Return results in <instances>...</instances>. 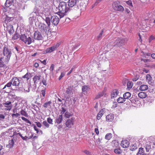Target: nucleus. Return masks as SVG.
I'll use <instances>...</instances> for the list:
<instances>
[{"instance_id": "nucleus-1", "label": "nucleus", "mask_w": 155, "mask_h": 155, "mask_svg": "<svg viewBox=\"0 0 155 155\" xmlns=\"http://www.w3.org/2000/svg\"><path fill=\"white\" fill-rule=\"evenodd\" d=\"M11 80L12 84V86L18 87L20 85V88H23L25 92H29L30 91V86L28 84H27L26 85H27L28 89H26L25 86L26 84L24 83H22L21 81L22 79L21 78H18L17 77H14Z\"/></svg>"}, {"instance_id": "nucleus-2", "label": "nucleus", "mask_w": 155, "mask_h": 155, "mask_svg": "<svg viewBox=\"0 0 155 155\" xmlns=\"http://www.w3.org/2000/svg\"><path fill=\"white\" fill-rule=\"evenodd\" d=\"M58 8L59 11L58 12L57 14L60 18L63 17L67 12L70 11L69 8L68 7H67V4L64 2H61L59 3Z\"/></svg>"}, {"instance_id": "nucleus-3", "label": "nucleus", "mask_w": 155, "mask_h": 155, "mask_svg": "<svg viewBox=\"0 0 155 155\" xmlns=\"http://www.w3.org/2000/svg\"><path fill=\"white\" fill-rule=\"evenodd\" d=\"M127 41V39L122 38L118 37L115 38L112 42L113 46L120 47L124 45Z\"/></svg>"}, {"instance_id": "nucleus-4", "label": "nucleus", "mask_w": 155, "mask_h": 155, "mask_svg": "<svg viewBox=\"0 0 155 155\" xmlns=\"http://www.w3.org/2000/svg\"><path fill=\"white\" fill-rule=\"evenodd\" d=\"M3 58L6 62L8 61L12 55V51L11 49L8 46H5L3 49Z\"/></svg>"}, {"instance_id": "nucleus-5", "label": "nucleus", "mask_w": 155, "mask_h": 155, "mask_svg": "<svg viewBox=\"0 0 155 155\" xmlns=\"http://www.w3.org/2000/svg\"><path fill=\"white\" fill-rule=\"evenodd\" d=\"M75 121V118L74 117L67 119L65 123L66 127L68 128H72Z\"/></svg>"}, {"instance_id": "nucleus-6", "label": "nucleus", "mask_w": 155, "mask_h": 155, "mask_svg": "<svg viewBox=\"0 0 155 155\" xmlns=\"http://www.w3.org/2000/svg\"><path fill=\"white\" fill-rule=\"evenodd\" d=\"M112 6L113 9L116 11L122 12L124 10V7L119 4V1L114 2L112 4Z\"/></svg>"}, {"instance_id": "nucleus-7", "label": "nucleus", "mask_w": 155, "mask_h": 155, "mask_svg": "<svg viewBox=\"0 0 155 155\" xmlns=\"http://www.w3.org/2000/svg\"><path fill=\"white\" fill-rule=\"evenodd\" d=\"M78 2V0H69L68 2V6L70 10L75 8L77 6Z\"/></svg>"}, {"instance_id": "nucleus-8", "label": "nucleus", "mask_w": 155, "mask_h": 155, "mask_svg": "<svg viewBox=\"0 0 155 155\" xmlns=\"http://www.w3.org/2000/svg\"><path fill=\"white\" fill-rule=\"evenodd\" d=\"M38 29L40 31L46 33L48 28L45 24L40 23L38 25Z\"/></svg>"}, {"instance_id": "nucleus-9", "label": "nucleus", "mask_w": 155, "mask_h": 155, "mask_svg": "<svg viewBox=\"0 0 155 155\" xmlns=\"http://www.w3.org/2000/svg\"><path fill=\"white\" fill-rule=\"evenodd\" d=\"M34 38L37 40H41L43 38L41 32L37 31H35L34 35Z\"/></svg>"}, {"instance_id": "nucleus-10", "label": "nucleus", "mask_w": 155, "mask_h": 155, "mask_svg": "<svg viewBox=\"0 0 155 155\" xmlns=\"http://www.w3.org/2000/svg\"><path fill=\"white\" fill-rule=\"evenodd\" d=\"M18 135H19V136L21 137L23 140L27 141V139H31L33 137V134L29 132L28 133L27 136H25V137H23L21 134L20 133H17Z\"/></svg>"}, {"instance_id": "nucleus-11", "label": "nucleus", "mask_w": 155, "mask_h": 155, "mask_svg": "<svg viewBox=\"0 0 155 155\" xmlns=\"http://www.w3.org/2000/svg\"><path fill=\"white\" fill-rule=\"evenodd\" d=\"M51 20L52 23L55 25H57L59 21V18L56 15L52 16L51 18Z\"/></svg>"}, {"instance_id": "nucleus-12", "label": "nucleus", "mask_w": 155, "mask_h": 155, "mask_svg": "<svg viewBox=\"0 0 155 155\" xmlns=\"http://www.w3.org/2000/svg\"><path fill=\"white\" fill-rule=\"evenodd\" d=\"M14 19V16L12 15V16H8L6 15L5 20V23L6 25H8L9 24H12V21Z\"/></svg>"}, {"instance_id": "nucleus-13", "label": "nucleus", "mask_w": 155, "mask_h": 155, "mask_svg": "<svg viewBox=\"0 0 155 155\" xmlns=\"http://www.w3.org/2000/svg\"><path fill=\"white\" fill-rule=\"evenodd\" d=\"M119 93V91L117 89H114L111 92V98L113 99L117 97Z\"/></svg>"}, {"instance_id": "nucleus-14", "label": "nucleus", "mask_w": 155, "mask_h": 155, "mask_svg": "<svg viewBox=\"0 0 155 155\" xmlns=\"http://www.w3.org/2000/svg\"><path fill=\"white\" fill-rule=\"evenodd\" d=\"M129 141L127 140H122L121 143V145L124 148H126L129 147Z\"/></svg>"}, {"instance_id": "nucleus-15", "label": "nucleus", "mask_w": 155, "mask_h": 155, "mask_svg": "<svg viewBox=\"0 0 155 155\" xmlns=\"http://www.w3.org/2000/svg\"><path fill=\"white\" fill-rule=\"evenodd\" d=\"M86 4L83 2H81L80 3V7L77 5V7L78 8H80L81 10L84 11L86 9Z\"/></svg>"}, {"instance_id": "nucleus-16", "label": "nucleus", "mask_w": 155, "mask_h": 155, "mask_svg": "<svg viewBox=\"0 0 155 155\" xmlns=\"http://www.w3.org/2000/svg\"><path fill=\"white\" fill-rule=\"evenodd\" d=\"M7 30L8 31V33L10 34H12L14 31L13 27L12 24H9L8 25H6Z\"/></svg>"}, {"instance_id": "nucleus-17", "label": "nucleus", "mask_w": 155, "mask_h": 155, "mask_svg": "<svg viewBox=\"0 0 155 155\" xmlns=\"http://www.w3.org/2000/svg\"><path fill=\"white\" fill-rule=\"evenodd\" d=\"M41 75H35L33 78V79L34 81V84L36 85L38 82L40 80Z\"/></svg>"}, {"instance_id": "nucleus-18", "label": "nucleus", "mask_w": 155, "mask_h": 155, "mask_svg": "<svg viewBox=\"0 0 155 155\" xmlns=\"http://www.w3.org/2000/svg\"><path fill=\"white\" fill-rule=\"evenodd\" d=\"M105 110V109L103 108L100 111L97 116V120H99L101 119L104 114Z\"/></svg>"}, {"instance_id": "nucleus-19", "label": "nucleus", "mask_w": 155, "mask_h": 155, "mask_svg": "<svg viewBox=\"0 0 155 155\" xmlns=\"http://www.w3.org/2000/svg\"><path fill=\"white\" fill-rule=\"evenodd\" d=\"M89 89V87L88 86L84 85L82 87V91L83 93L85 95L87 94Z\"/></svg>"}, {"instance_id": "nucleus-20", "label": "nucleus", "mask_w": 155, "mask_h": 155, "mask_svg": "<svg viewBox=\"0 0 155 155\" xmlns=\"http://www.w3.org/2000/svg\"><path fill=\"white\" fill-rule=\"evenodd\" d=\"M152 144L151 142L147 143L145 146V148L147 152H149L151 149V145Z\"/></svg>"}, {"instance_id": "nucleus-21", "label": "nucleus", "mask_w": 155, "mask_h": 155, "mask_svg": "<svg viewBox=\"0 0 155 155\" xmlns=\"http://www.w3.org/2000/svg\"><path fill=\"white\" fill-rule=\"evenodd\" d=\"M114 119V115L112 114H110L107 116L106 120L107 121H112Z\"/></svg>"}, {"instance_id": "nucleus-22", "label": "nucleus", "mask_w": 155, "mask_h": 155, "mask_svg": "<svg viewBox=\"0 0 155 155\" xmlns=\"http://www.w3.org/2000/svg\"><path fill=\"white\" fill-rule=\"evenodd\" d=\"M12 102L11 101H8L5 103L3 104L5 106V107H8V109L10 110L12 108V106L11 105Z\"/></svg>"}, {"instance_id": "nucleus-23", "label": "nucleus", "mask_w": 155, "mask_h": 155, "mask_svg": "<svg viewBox=\"0 0 155 155\" xmlns=\"http://www.w3.org/2000/svg\"><path fill=\"white\" fill-rule=\"evenodd\" d=\"M13 0H6L5 3L6 7H9L13 4Z\"/></svg>"}, {"instance_id": "nucleus-24", "label": "nucleus", "mask_w": 155, "mask_h": 155, "mask_svg": "<svg viewBox=\"0 0 155 155\" xmlns=\"http://www.w3.org/2000/svg\"><path fill=\"white\" fill-rule=\"evenodd\" d=\"M63 120V116L62 115H59L56 120L55 123L58 124H60Z\"/></svg>"}, {"instance_id": "nucleus-25", "label": "nucleus", "mask_w": 155, "mask_h": 155, "mask_svg": "<svg viewBox=\"0 0 155 155\" xmlns=\"http://www.w3.org/2000/svg\"><path fill=\"white\" fill-rule=\"evenodd\" d=\"M15 143L13 139L9 141V144L7 145V147L9 148H12L14 146Z\"/></svg>"}, {"instance_id": "nucleus-26", "label": "nucleus", "mask_w": 155, "mask_h": 155, "mask_svg": "<svg viewBox=\"0 0 155 155\" xmlns=\"http://www.w3.org/2000/svg\"><path fill=\"white\" fill-rule=\"evenodd\" d=\"M31 77V74L30 73H27L25 75L23 76L22 78H21L22 79L23 78H25L27 81H28Z\"/></svg>"}, {"instance_id": "nucleus-27", "label": "nucleus", "mask_w": 155, "mask_h": 155, "mask_svg": "<svg viewBox=\"0 0 155 155\" xmlns=\"http://www.w3.org/2000/svg\"><path fill=\"white\" fill-rule=\"evenodd\" d=\"M55 48H56L53 47V46L48 48H47L45 50L46 53H51L55 50Z\"/></svg>"}, {"instance_id": "nucleus-28", "label": "nucleus", "mask_w": 155, "mask_h": 155, "mask_svg": "<svg viewBox=\"0 0 155 155\" xmlns=\"http://www.w3.org/2000/svg\"><path fill=\"white\" fill-rule=\"evenodd\" d=\"M147 94L144 92H141L138 94V97L141 98H144L147 97Z\"/></svg>"}, {"instance_id": "nucleus-29", "label": "nucleus", "mask_w": 155, "mask_h": 155, "mask_svg": "<svg viewBox=\"0 0 155 155\" xmlns=\"http://www.w3.org/2000/svg\"><path fill=\"white\" fill-rule=\"evenodd\" d=\"M131 95V94L129 92H127L123 94V97L126 101V99L129 98Z\"/></svg>"}, {"instance_id": "nucleus-30", "label": "nucleus", "mask_w": 155, "mask_h": 155, "mask_svg": "<svg viewBox=\"0 0 155 155\" xmlns=\"http://www.w3.org/2000/svg\"><path fill=\"white\" fill-rule=\"evenodd\" d=\"M73 115V114L72 113H70L67 111L64 113V116L66 118H68L71 117H72Z\"/></svg>"}, {"instance_id": "nucleus-31", "label": "nucleus", "mask_w": 155, "mask_h": 155, "mask_svg": "<svg viewBox=\"0 0 155 155\" xmlns=\"http://www.w3.org/2000/svg\"><path fill=\"white\" fill-rule=\"evenodd\" d=\"M104 93L105 91H103L102 92H99L95 97V98L98 99L101 98L104 95Z\"/></svg>"}, {"instance_id": "nucleus-32", "label": "nucleus", "mask_w": 155, "mask_h": 155, "mask_svg": "<svg viewBox=\"0 0 155 155\" xmlns=\"http://www.w3.org/2000/svg\"><path fill=\"white\" fill-rule=\"evenodd\" d=\"M148 87L146 85H142L140 86L139 89L141 91H145L147 90Z\"/></svg>"}, {"instance_id": "nucleus-33", "label": "nucleus", "mask_w": 155, "mask_h": 155, "mask_svg": "<svg viewBox=\"0 0 155 155\" xmlns=\"http://www.w3.org/2000/svg\"><path fill=\"white\" fill-rule=\"evenodd\" d=\"M40 97L41 98V100L44 99L45 98V90L44 89L43 90H42L41 91L40 93Z\"/></svg>"}, {"instance_id": "nucleus-34", "label": "nucleus", "mask_w": 155, "mask_h": 155, "mask_svg": "<svg viewBox=\"0 0 155 155\" xmlns=\"http://www.w3.org/2000/svg\"><path fill=\"white\" fill-rule=\"evenodd\" d=\"M26 42H25V43L27 44L28 45L30 44L32 42L34 41V40H32L31 38L29 37L28 38L27 37V40H26Z\"/></svg>"}, {"instance_id": "nucleus-35", "label": "nucleus", "mask_w": 155, "mask_h": 155, "mask_svg": "<svg viewBox=\"0 0 155 155\" xmlns=\"http://www.w3.org/2000/svg\"><path fill=\"white\" fill-rule=\"evenodd\" d=\"M146 81L148 82V83L150 84L151 81L152 79L151 76L150 74H147L146 76Z\"/></svg>"}, {"instance_id": "nucleus-36", "label": "nucleus", "mask_w": 155, "mask_h": 155, "mask_svg": "<svg viewBox=\"0 0 155 155\" xmlns=\"http://www.w3.org/2000/svg\"><path fill=\"white\" fill-rule=\"evenodd\" d=\"M125 101L123 97H120L118 98L117 100V101L119 103H122Z\"/></svg>"}, {"instance_id": "nucleus-37", "label": "nucleus", "mask_w": 155, "mask_h": 155, "mask_svg": "<svg viewBox=\"0 0 155 155\" xmlns=\"http://www.w3.org/2000/svg\"><path fill=\"white\" fill-rule=\"evenodd\" d=\"M20 39L25 43L26 42V40H27V36L25 34L21 35L20 36Z\"/></svg>"}, {"instance_id": "nucleus-38", "label": "nucleus", "mask_w": 155, "mask_h": 155, "mask_svg": "<svg viewBox=\"0 0 155 155\" xmlns=\"http://www.w3.org/2000/svg\"><path fill=\"white\" fill-rule=\"evenodd\" d=\"M104 32V30L103 29L101 32H100L99 35L97 36V39L98 41H99L101 40L102 38V35L103 34Z\"/></svg>"}, {"instance_id": "nucleus-39", "label": "nucleus", "mask_w": 155, "mask_h": 155, "mask_svg": "<svg viewBox=\"0 0 155 155\" xmlns=\"http://www.w3.org/2000/svg\"><path fill=\"white\" fill-rule=\"evenodd\" d=\"M133 83L131 81H128L127 84V88L128 89H130L132 87Z\"/></svg>"}, {"instance_id": "nucleus-40", "label": "nucleus", "mask_w": 155, "mask_h": 155, "mask_svg": "<svg viewBox=\"0 0 155 155\" xmlns=\"http://www.w3.org/2000/svg\"><path fill=\"white\" fill-rule=\"evenodd\" d=\"M143 148H140L139 149V151L137 155H143Z\"/></svg>"}, {"instance_id": "nucleus-41", "label": "nucleus", "mask_w": 155, "mask_h": 155, "mask_svg": "<svg viewBox=\"0 0 155 155\" xmlns=\"http://www.w3.org/2000/svg\"><path fill=\"white\" fill-rule=\"evenodd\" d=\"M20 35L18 34L16 32L15 33L14 35L12 38L14 40H17L20 37Z\"/></svg>"}, {"instance_id": "nucleus-42", "label": "nucleus", "mask_w": 155, "mask_h": 155, "mask_svg": "<svg viewBox=\"0 0 155 155\" xmlns=\"http://www.w3.org/2000/svg\"><path fill=\"white\" fill-rule=\"evenodd\" d=\"M112 137V135L111 133H108L106 134L105 138L107 140H110Z\"/></svg>"}, {"instance_id": "nucleus-43", "label": "nucleus", "mask_w": 155, "mask_h": 155, "mask_svg": "<svg viewBox=\"0 0 155 155\" xmlns=\"http://www.w3.org/2000/svg\"><path fill=\"white\" fill-rule=\"evenodd\" d=\"M45 21L46 23L47 24L48 27H49L50 26L51 24V19H50L49 17H46Z\"/></svg>"}, {"instance_id": "nucleus-44", "label": "nucleus", "mask_w": 155, "mask_h": 155, "mask_svg": "<svg viewBox=\"0 0 155 155\" xmlns=\"http://www.w3.org/2000/svg\"><path fill=\"white\" fill-rule=\"evenodd\" d=\"M12 85V81L11 80L10 81L7 83L4 86V87L3 88V89H5L6 87H11Z\"/></svg>"}, {"instance_id": "nucleus-45", "label": "nucleus", "mask_w": 155, "mask_h": 155, "mask_svg": "<svg viewBox=\"0 0 155 155\" xmlns=\"http://www.w3.org/2000/svg\"><path fill=\"white\" fill-rule=\"evenodd\" d=\"M114 152L115 153L118 154H120L122 153L121 150L119 148L115 149Z\"/></svg>"}, {"instance_id": "nucleus-46", "label": "nucleus", "mask_w": 155, "mask_h": 155, "mask_svg": "<svg viewBox=\"0 0 155 155\" xmlns=\"http://www.w3.org/2000/svg\"><path fill=\"white\" fill-rule=\"evenodd\" d=\"M136 99V98L134 97H132L130 99V101L132 104H136L137 102Z\"/></svg>"}, {"instance_id": "nucleus-47", "label": "nucleus", "mask_w": 155, "mask_h": 155, "mask_svg": "<svg viewBox=\"0 0 155 155\" xmlns=\"http://www.w3.org/2000/svg\"><path fill=\"white\" fill-rule=\"evenodd\" d=\"M51 104V101H49L48 102H46L45 103H44V104L43 105V106L47 108L48 107V106L50 105Z\"/></svg>"}, {"instance_id": "nucleus-48", "label": "nucleus", "mask_w": 155, "mask_h": 155, "mask_svg": "<svg viewBox=\"0 0 155 155\" xmlns=\"http://www.w3.org/2000/svg\"><path fill=\"white\" fill-rule=\"evenodd\" d=\"M4 58H0V67H2L5 65L4 62L3 61V59Z\"/></svg>"}, {"instance_id": "nucleus-49", "label": "nucleus", "mask_w": 155, "mask_h": 155, "mask_svg": "<svg viewBox=\"0 0 155 155\" xmlns=\"http://www.w3.org/2000/svg\"><path fill=\"white\" fill-rule=\"evenodd\" d=\"M66 111V109L64 107H62L61 108V109L60 110V114L61 115H62L64 114L65 112Z\"/></svg>"}, {"instance_id": "nucleus-50", "label": "nucleus", "mask_w": 155, "mask_h": 155, "mask_svg": "<svg viewBox=\"0 0 155 155\" xmlns=\"http://www.w3.org/2000/svg\"><path fill=\"white\" fill-rule=\"evenodd\" d=\"M21 114V115L24 116L25 117H28V115L27 113L23 110H21L20 112Z\"/></svg>"}, {"instance_id": "nucleus-51", "label": "nucleus", "mask_w": 155, "mask_h": 155, "mask_svg": "<svg viewBox=\"0 0 155 155\" xmlns=\"http://www.w3.org/2000/svg\"><path fill=\"white\" fill-rule=\"evenodd\" d=\"M137 148V147L134 145L131 146L130 147V150L132 151H134Z\"/></svg>"}, {"instance_id": "nucleus-52", "label": "nucleus", "mask_w": 155, "mask_h": 155, "mask_svg": "<svg viewBox=\"0 0 155 155\" xmlns=\"http://www.w3.org/2000/svg\"><path fill=\"white\" fill-rule=\"evenodd\" d=\"M43 124L47 128H48L49 127V125L46 121H43Z\"/></svg>"}, {"instance_id": "nucleus-53", "label": "nucleus", "mask_w": 155, "mask_h": 155, "mask_svg": "<svg viewBox=\"0 0 155 155\" xmlns=\"http://www.w3.org/2000/svg\"><path fill=\"white\" fill-rule=\"evenodd\" d=\"M47 121L48 123L51 124H53V120L50 117H49L47 118Z\"/></svg>"}, {"instance_id": "nucleus-54", "label": "nucleus", "mask_w": 155, "mask_h": 155, "mask_svg": "<svg viewBox=\"0 0 155 155\" xmlns=\"http://www.w3.org/2000/svg\"><path fill=\"white\" fill-rule=\"evenodd\" d=\"M126 2L128 5L132 7V3L131 1L130 0L127 1Z\"/></svg>"}, {"instance_id": "nucleus-55", "label": "nucleus", "mask_w": 155, "mask_h": 155, "mask_svg": "<svg viewBox=\"0 0 155 155\" xmlns=\"http://www.w3.org/2000/svg\"><path fill=\"white\" fill-rule=\"evenodd\" d=\"M65 75V73L64 72H62L59 78L58 79L59 80H61V79L63 78Z\"/></svg>"}, {"instance_id": "nucleus-56", "label": "nucleus", "mask_w": 155, "mask_h": 155, "mask_svg": "<svg viewBox=\"0 0 155 155\" xmlns=\"http://www.w3.org/2000/svg\"><path fill=\"white\" fill-rule=\"evenodd\" d=\"M83 152L87 155H91V153L87 150H85L83 151Z\"/></svg>"}, {"instance_id": "nucleus-57", "label": "nucleus", "mask_w": 155, "mask_h": 155, "mask_svg": "<svg viewBox=\"0 0 155 155\" xmlns=\"http://www.w3.org/2000/svg\"><path fill=\"white\" fill-rule=\"evenodd\" d=\"M71 92V87H68L66 91V92L67 94H69Z\"/></svg>"}, {"instance_id": "nucleus-58", "label": "nucleus", "mask_w": 155, "mask_h": 155, "mask_svg": "<svg viewBox=\"0 0 155 155\" xmlns=\"http://www.w3.org/2000/svg\"><path fill=\"white\" fill-rule=\"evenodd\" d=\"M155 38L152 35L149 38V42H150L152 40H154L155 39Z\"/></svg>"}, {"instance_id": "nucleus-59", "label": "nucleus", "mask_w": 155, "mask_h": 155, "mask_svg": "<svg viewBox=\"0 0 155 155\" xmlns=\"http://www.w3.org/2000/svg\"><path fill=\"white\" fill-rule=\"evenodd\" d=\"M54 64H52L51 65L50 68V71L52 72L54 69Z\"/></svg>"}, {"instance_id": "nucleus-60", "label": "nucleus", "mask_w": 155, "mask_h": 155, "mask_svg": "<svg viewBox=\"0 0 155 155\" xmlns=\"http://www.w3.org/2000/svg\"><path fill=\"white\" fill-rule=\"evenodd\" d=\"M75 68V67H74V66L73 67H72L71 68V70L68 73V74H67L68 75H69L71 73V72H72V71H73L74 69V68Z\"/></svg>"}, {"instance_id": "nucleus-61", "label": "nucleus", "mask_w": 155, "mask_h": 155, "mask_svg": "<svg viewBox=\"0 0 155 155\" xmlns=\"http://www.w3.org/2000/svg\"><path fill=\"white\" fill-rule=\"evenodd\" d=\"M20 115V114L18 113H16V114H13L12 115V117L15 116L16 117H18Z\"/></svg>"}, {"instance_id": "nucleus-62", "label": "nucleus", "mask_w": 155, "mask_h": 155, "mask_svg": "<svg viewBox=\"0 0 155 155\" xmlns=\"http://www.w3.org/2000/svg\"><path fill=\"white\" fill-rule=\"evenodd\" d=\"M29 19L31 21H33L35 20V17L34 16L30 17L29 18Z\"/></svg>"}, {"instance_id": "nucleus-63", "label": "nucleus", "mask_w": 155, "mask_h": 155, "mask_svg": "<svg viewBox=\"0 0 155 155\" xmlns=\"http://www.w3.org/2000/svg\"><path fill=\"white\" fill-rule=\"evenodd\" d=\"M5 116L2 114H0V119H4L5 118Z\"/></svg>"}, {"instance_id": "nucleus-64", "label": "nucleus", "mask_w": 155, "mask_h": 155, "mask_svg": "<svg viewBox=\"0 0 155 155\" xmlns=\"http://www.w3.org/2000/svg\"><path fill=\"white\" fill-rule=\"evenodd\" d=\"M37 126L38 127H40L41 126V124L39 122H37Z\"/></svg>"}]
</instances>
